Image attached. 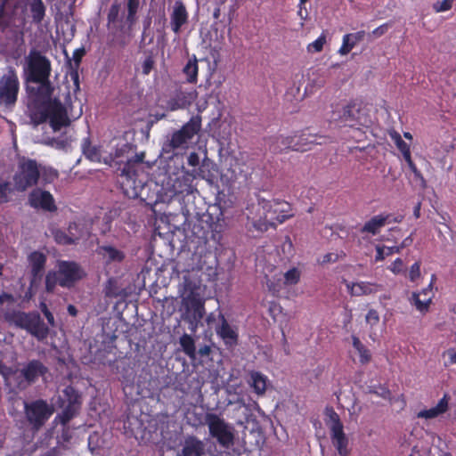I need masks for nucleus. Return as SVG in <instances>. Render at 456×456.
Returning <instances> with one entry per match:
<instances>
[{
  "label": "nucleus",
  "instance_id": "1",
  "mask_svg": "<svg viewBox=\"0 0 456 456\" xmlns=\"http://www.w3.org/2000/svg\"><path fill=\"white\" fill-rule=\"evenodd\" d=\"M4 318L10 325L26 330L37 340L43 341L49 335V328L42 320L37 311L23 312L20 310H8Z\"/></svg>",
  "mask_w": 456,
  "mask_h": 456
},
{
  "label": "nucleus",
  "instance_id": "2",
  "mask_svg": "<svg viewBox=\"0 0 456 456\" xmlns=\"http://www.w3.org/2000/svg\"><path fill=\"white\" fill-rule=\"evenodd\" d=\"M30 118L37 125L43 124L49 119L50 125L54 131H58L70 124L67 110L58 99H53L31 108Z\"/></svg>",
  "mask_w": 456,
  "mask_h": 456
},
{
  "label": "nucleus",
  "instance_id": "3",
  "mask_svg": "<svg viewBox=\"0 0 456 456\" xmlns=\"http://www.w3.org/2000/svg\"><path fill=\"white\" fill-rule=\"evenodd\" d=\"M144 153L135 154L133 158L126 159L120 172V187L126 197L129 199L144 200L143 191L145 183L138 180L137 166L142 163Z\"/></svg>",
  "mask_w": 456,
  "mask_h": 456
},
{
  "label": "nucleus",
  "instance_id": "4",
  "mask_svg": "<svg viewBox=\"0 0 456 456\" xmlns=\"http://www.w3.org/2000/svg\"><path fill=\"white\" fill-rule=\"evenodd\" d=\"M203 424L208 428L210 437L224 449H230L234 444L235 434L234 428L220 415L213 412L205 414Z\"/></svg>",
  "mask_w": 456,
  "mask_h": 456
},
{
  "label": "nucleus",
  "instance_id": "5",
  "mask_svg": "<svg viewBox=\"0 0 456 456\" xmlns=\"http://www.w3.org/2000/svg\"><path fill=\"white\" fill-rule=\"evenodd\" d=\"M41 176L40 165L36 159L21 158L13 175L14 189L23 192L37 184Z\"/></svg>",
  "mask_w": 456,
  "mask_h": 456
},
{
  "label": "nucleus",
  "instance_id": "6",
  "mask_svg": "<svg viewBox=\"0 0 456 456\" xmlns=\"http://www.w3.org/2000/svg\"><path fill=\"white\" fill-rule=\"evenodd\" d=\"M25 74L27 82H41L50 79L51 61L37 49H31L26 57Z\"/></svg>",
  "mask_w": 456,
  "mask_h": 456
},
{
  "label": "nucleus",
  "instance_id": "7",
  "mask_svg": "<svg viewBox=\"0 0 456 456\" xmlns=\"http://www.w3.org/2000/svg\"><path fill=\"white\" fill-rule=\"evenodd\" d=\"M20 93V80L13 67H8L0 77V107L12 110L17 103Z\"/></svg>",
  "mask_w": 456,
  "mask_h": 456
},
{
  "label": "nucleus",
  "instance_id": "8",
  "mask_svg": "<svg viewBox=\"0 0 456 456\" xmlns=\"http://www.w3.org/2000/svg\"><path fill=\"white\" fill-rule=\"evenodd\" d=\"M200 129L201 116H192L179 130L175 131L171 134V138L165 144V149L169 151L187 148L188 143Z\"/></svg>",
  "mask_w": 456,
  "mask_h": 456
},
{
  "label": "nucleus",
  "instance_id": "9",
  "mask_svg": "<svg viewBox=\"0 0 456 456\" xmlns=\"http://www.w3.org/2000/svg\"><path fill=\"white\" fill-rule=\"evenodd\" d=\"M325 414L328 417L326 425L330 429L332 444L340 456H348L350 453L348 450V438L344 432V426L339 415L332 407L326 408Z\"/></svg>",
  "mask_w": 456,
  "mask_h": 456
},
{
  "label": "nucleus",
  "instance_id": "10",
  "mask_svg": "<svg viewBox=\"0 0 456 456\" xmlns=\"http://www.w3.org/2000/svg\"><path fill=\"white\" fill-rule=\"evenodd\" d=\"M81 403L79 393L72 386L66 387L58 399L59 407L62 408L61 412L56 417L60 423L67 425L78 413Z\"/></svg>",
  "mask_w": 456,
  "mask_h": 456
},
{
  "label": "nucleus",
  "instance_id": "11",
  "mask_svg": "<svg viewBox=\"0 0 456 456\" xmlns=\"http://www.w3.org/2000/svg\"><path fill=\"white\" fill-rule=\"evenodd\" d=\"M24 412L33 429L39 430L53 415V408L45 400L37 399L25 403Z\"/></svg>",
  "mask_w": 456,
  "mask_h": 456
},
{
  "label": "nucleus",
  "instance_id": "12",
  "mask_svg": "<svg viewBox=\"0 0 456 456\" xmlns=\"http://www.w3.org/2000/svg\"><path fill=\"white\" fill-rule=\"evenodd\" d=\"M330 120L348 126L363 125L360 118V109L354 102L331 105Z\"/></svg>",
  "mask_w": 456,
  "mask_h": 456
},
{
  "label": "nucleus",
  "instance_id": "13",
  "mask_svg": "<svg viewBox=\"0 0 456 456\" xmlns=\"http://www.w3.org/2000/svg\"><path fill=\"white\" fill-rule=\"evenodd\" d=\"M57 272L61 277L60 286L62 288H71L85 276L80 265L74 261H59Z\"/></svg>",
  "mask_w": 456,
  "mask_h": 456
},
{
  "label": "nucleus",
  "instance_id": "14",
  "mask_svg": "<svg viewBox=\"0 0 456 456\" xmlns=\"http://www.w3.org/2000/svg\"><path fill=\"white\" fill-rule=\"evenodd\" d=\"M259 204L266 210V217L269 216L272 221L282 224L291 218L294 215L291 213L290 205L286 201L259 200Z\"/></svg>",
  "mask_w": 456,
  "mask_h": 456
},
{
  "label": "nucleus",
  "instance_id": "15",
  "mask_svg": "<svg viewBox=\"0 0 456 456\" xmlns=\"http://www.w3.org/2000/svg\"><path fill=\"white\" fill-rule=\"evenodd\" d=\"M48 372V368L39 360L33 359L28 361L20 370V376L17 379H22L18 381V387L24 388L26 386L22 385L26 382L27 385L35 383L39 377H44Z\"/></svg>",
  "mask_w": 456,
  "mask_h": 456
},
{
  "label": "nucleus",
  "instance_id": "16",
  "mask_svg": "<svg viewBox=\"0 0 456 456\" xmlns=\"http://www.w3.org/2000/svg\"><path fill=\"white\" fill-rule=\"evenodd\" d=\"M293 151H307L312 150L314 145L322 144L327 142V137L310 132L309 128L296 132L293 135Z\"/></svg>",
  "mask_w": 456,
  "mask_h": 456
},
{
  "label": "nucleus",
  "instance_id": "17",
  "mask_svg": "<svg viewBox=\"0 0 456 456\" xmlns=\"http://www.w3.org/2000/svg\"><path fill=\"white\" fill-rule=\"evenodd\" d=\"M436 280V274H432L428 286L419 292H412L410 297V303L422 314H426L430 308L432 300L435 297L433 285Z\"/></svg>",
  "mask_w": 456,
  "mask_h": 456
},
{
  "label": "nucleus",
  "instance_id": "18",
  "mask_svg": "<svg viewBox=\"0 0 456 456\" xmlns=\"http://www.w3.org/2000/svg\"><path fill=\"white\" fill-rule=\"evenodd\" d=\"M28 200L29 206L35 209H42L46 212L57 210L54 198L48 191L36 188L28 194Z\"/></svg>",
  "mask_w": 456,
  "mask_h": 456
},
{
  "label": "nucleus",
  "instance_id": "19",
  "mask_svg": "<svg viewBox=\"0 0 456 456\" xmlns=\"http://www.w3.org/2000/svg\"><path fill=\"white\" fill-rule=\"evenodd\" d=\"M403 219L402 215L394 216L392 214H380L372 216L368 220L363 226L360 229L362 233H370L376 235L380 232V229L387 224L401 223Z\"/></svg>",
  "mask_w": 456,
  "mask_h": 456
},
{
  "label": "nucleus",
  "instance_id": "20",
  "mask_svg": "<svg viewBox=\"0 0 456 456\" xmlns=\"http://www.w3.org/2000/svg\"><path fill=\"white\" fill-rule=\"evenodd\" d=\"M46 260V256L37 250L31 252L28 256V261L30 266L31 286L41 281L44 275Z\"/></svg>",
  "mask_w": 456,
  "mask_h": 456
},
{
  "label": "nucleus",
  "instance_id": "21",
  "mask_svg": "<svg viewBox=\"0 0 456 456\" xmlns=\"http://www.w3.org/2000/svg\"><path fill=\"white\" fill-rule=\"evenodd\" d=\"M219 320L221 323L216 328V334L223 339L226 346L234 347L238 345L239 341L237 330L231 327L224 314H219Z\"/></svg>",
  "mask_w": 456,
  "mask_h": 456
},
{
  "label": "nucleus",
  "instance_id": "22",
  "mask_svg": "<svg viewBox=\"0 0 456 456\" xmlns=\"http://www.w3.org/2000/svg\"><path fill=\"white\" fill-rule=\"evenodd\" d=\"M186 310L191 313L192 322H200L205 315L204 301L200 298V295L191 289L185 298Z\"/></svg>",
  "mask_w": 456,
  "mask_h": 456
},
{
  "label": "nucleus",
  "instance_id": "23",
  "mask_svg": "<svg viewBox=\"0 0 456 456\" xmlns=\"http://www.w3.org/2000/svg\"><path fill=\"white\" fill-rule=\"evenodd\" d=\"M189 14L182 1H175L170 14V26L174 33L178 35L182 27L188 22Z\"/></svg>",
  "mask_w": 456,
  "mask_h": 456
},
{
  "label": "nucleus",
  "instance_id": "24",
  "mask_svg": "<svg viewBox=\"0 0 456 456\" xmlns=\"http://www.w3.org/2000/svg\"><path fill=\"white\" fill-rule=\"evenodd\" d=\"M351 296L361 297L376 294L384 289L383 285L370 281H359L346 284Z\"/></svg>",
  "mask_w": 456,
  "mask_h": 456
},
{
  "label": "nucleus",
  "instance_id": "25",
  "mask_svg": "<svg viewBox=\"0 0 456 456\" xmlns=\"http://www.w3.org/2000/svg\"><path fill=\"white\" fill-rule=\"evenodd\" d=\"M197 98L196 90L177 91L174 97L168 101V106L171 110L185 109L189 107Z\"/></svg>",
  "mask_w": 456,
  "mask_h": 456
},
{
  "label": "nucleus",
  "instance_id": "26",
  "mask_svg": "<svg viewBox=\"0 0 456 456\" xmlns=\"http://www.w3.org/2000/svg\"><path fill=\"white\" fill-rule=\"evenodd\" d=\"M205 454V444L195 436L185 437L181 450V456H203Z\"/></svg>",
  "mask_w": 456,
  "mask_h": 456
},
{
  "label": "nucleus",
  "instance_id": "27",
  "mask_svg": "<svg viewBox=\"0 0 456 456\" xmlns=\"http://www.w3.org/2000/svg\"><path fill=\"white\" fill-rule=\"evenodd\" d=\"M33 84H37V88H32L31 93L34 97L33 107L35 108L38 104H42L43 102L53 101L51 96L53 93V86L50 79H46L45 81L41 82H32Z\"/></svg>",
  "mask_w": 456,
  "mask_h": 456
},
{
  "label": "nucleus",
  "instance_id": "28",
  "mask_svg": "<svg viewBox=\"0 0 456 456\" xmlns=\"http://www.w3.org/2000/svg\"><path fill=\"white\" fill-rule=\"evenodd\" d=\"M450 396L444 394L435 407L421 410L417 413L419 419H432L445 413L449 410Z\"/></svg>",
  "mask_w": 456,
  "mask_h": 456
},
{
  "label": "nucleus",
  "instance_id": "29",
  "mask_svg": "<svg viewBox=\"0 0 456 456\" xmlns=\"http://www.w3.org/2000/svg\"><path fill=\"white\" fill-rule=\"evenodd\" d=\"M268 382L267 376L262 372L258 370H250L248 372V384L258 396L265 394Z\"/></svg>",
  "mask_w": 456,
  "mask_h": 456
},
{
  "label": "nucleus",
  "instance_id": "30",
  "mask_svg": "<svg viewBox=\"0 0 456 456\" xmlns=\"http://www.w3.org/2000/svg\"><path fill=\"white\" fill-rule=\"evenodd\" d=\"M193 177L191 175H182L177 176L172 184V191L175 195H189L195 190L193 185Z\"/></svg>",
  "mask_w": 456,
  "mask_h": 456
},
{
  "label": "nucleus",
  "instance_id": "31",
  "mask_svg": "<svg viewBox=\"0 0 456 456\" xmlns=\"http://www.w3.org/2000/svg\"><path fill=\"white\" fill-rule=\"evenodd\" d=\"M97 254L102 256L105 259L106 264L110 263H121L126 255L123 251L108 245L100 246L97 248Z\"/></svg>",
  "mask_w": 456,
  "mask_h": 456
},
{
  "label": "nucleus",
  "instance_id": "32",
  "mask_svg": "<svg viewBox=\"0 0 456 456\" xmlns=\"http://www.w3.org/2000/svg\"><path fill=\"white\" fill-rule=\"evenodd\" d=\"M365 35L366 33L364 30L344 35L342 39V45L339 48L338 53L341 55L349 53L357 43L364 39Z\"/></svg>",
  "mask_w": 456,
  "mask_h": 456
},
{
  "label": "nucleus",
  "instance_id": "33",
  "mask_svg": "<svg viewBox=\"0 0 456 456\" xmlns=\"http://www.w3.org/2000/svg\"><path fill=\"white\" fill-rule=\"evenodd\" d=\"M82 152L84 156L92 162L103 163L102 147L93 145L89 137L84 138L82 142Z\"/></svg>",
  "mask_w": 456,
  "mask_h": 456
},
{
  "label": "nucleus",
  "instance_id": "34",
  "mask_svg": "<svg viewBox=\"0 0 456 456\" xmlns=\"http://www.w3.org/2000/svg\"><path fill=\"white\" fill-rule=\"evenodd\" d=\"M293 137L290 136H275L271 140L269 150L273 153H281L287 150L293 151Z\"/></svg>",
  "mask_w": 456,
  "mask_h": 456
},
{
  "label": "nucleus",
  "instance_id": "35",
  "mask_svg": "<svg viewBox=\"0 0 456 456\" xmlns=\"http://www.w3.org/2000/svg\"><path fill=\"white\" fill-rule=\"evenodd\" d=\"M32 20L36 24H40L45 15V6L42 0H32L29 5Z\"/></svg>",
  "mask_w": 456,
  "mask_h": 456
},
{
  "label": "nucleus",
  "instance_id": "36",
  "mask_svg": "<svg viewBox=\"0 0 456 456\" xmlns=\"http://www.w3.org/2000/svg\"><path fill=\"white\" fill-rule=\"evenodd\" d=\"M180 345L183 353L191 359L196 357V346L194 339L189 334L184 333L180 338Z\"/></svg>",
  "mask_w": 456,
  "mask_h": 456
},
{
  "label": "nucleus",
  "instance_id": "37",
  "mask_svg": "<svg viewBox=\"0 0 456 456\" xmlns=\"http://www.w3.org/2000/svg\"><path fill=\"white\" fill-rule=\"evenodd\" d=\"M367 394L375 395L384 400L391 401L392 393L385 384H373L367 387Z\"/></svg>",
  "mask_w": 456,
  "mask_h": 456
},
{
  "label": "nucleus",
  "instance_id": "38",
  "mask_svg": "<svg viewBox=\"0 0 456 456\" xmlns=\"http://www.w3.org/2000/svg\"><path fill=\"white\" fill-rule=\"evenodd\" d=\"M140 6V0H127L126 9L127 14L126 17V22L128 27H132L136 21V14Z\"/></svg>",
  "mask_w": 456,
  "mask_h": 456
},
{
  "label": "nucleus",
  "instance_id": "39",
  "mask_svg": "<svg viewBox=\"0 0 456 456\" xmlns=\"http://www.w3.org/2000/svg\"><path fill=\"white\" fill-rule=\"evenodd\" d=\"M198 62L197 60H189L184 68L183 69V72L187 77V81L190 83H196L198 78Z\"/></svg>",
  "mask_w": 456,
  "mask_h": 456
},
{
  "label": "nucleus",
  "instance_id": "40",
  "mask_svg": "<svg viewBox=\"0 0 456 456\" xmlns=\"http://www.w3.org/2000/svg\"><path fill=\"white\" fill-rule=\"evenodd\" d=\"M391 138L394 140L397 149L402 152L404 160L411 158L410 145L402 139L397 132L391 134Z\"/></svg>",
  "mask_w": 456,
  "mask_h": 456
},
{
  "label": "nucleus",
  "instance_id": "41",
  "mask_svg": "<svg viewBox=\"0 0 456 456\" xmlns=\"http://www.w3.org/2000/svg\"><path fill=\"white\" fill-rule=\"evenodd\" d=\"M13 188L9 181L0 178V205L8 203L11 200V194Z\"/></svg>",
  "mask_w": 456,
  "mask_h": 456
},
{
  "label": "nucleus",
  "instance_id": "42",
  "mask_svg": "<svg viewBox=\"0 0 456 456\" xmlns=\"http://www.w3.org/2000/svg\"><path fill=\"white\" fill-rule=\"evenodd\" d=\"M129 150L130 148L127 144H123L120 148L116 149L114 155L110 154L109 156L104 157L103 163L111 166L113 162H123V160H118V159L123 157L124 153Z\"/></svg>",
  "mask_w": 456,
  "mask_h": 456
},
{
  "label": "nucleus",
  "instance_id": "43",
  "mask_svg": "<svg viewBox=\"0 0 456 456\" xmlns=\"http://www.w3.org/2000/svg\"><path fill=\"white\" fill-rule=\"evenodd\" d=\"M61 277L58 272L50 271L45 276V290L48 293L53 292L57 284L60 285Z\"/></svg>",
  "mask_w": 456,
  "mask_h": 456
},
{
  "label": "nucleus",
  "instance_id": "44",
  "mask_svg": "<svg viewBox=\"0 0 456 456\" xmlns=\"http://www.w3.org/2000/svg\"><path fill=\"white\" fill-rule=\"evenodd\" d=\"M54 240L58 244L72 245L77 243V237L72 238L69 232L57 230L54 232Z\"/></svg>",
  "mask_w": 456,
  "mask_h": 456
},
{
  "label": "nucleus",
  "instance_id": "45",
  "mask_svg": "<svg viewBox=\"0 0 456 456\" xmlns=\"http://www.w3.org/2000/svg\"><path fill=\"white\" fill-rule=\"evenodd\" d=\"M120 12V4L118 3H114L110 5L108 14H107V21L108 27L110 28L118 21V15Z\"/></svg>",
  "mask_w": 456,
  "mask_h": 456
},
{
  "label": "nucleus",
  "instance_id": "46",
  "mask_svg": "<svg viewBox=\"0 0 456 456\" xmlns=\"http://www.w3.org/2000/svg\"><path fill=\"white\" fill-rule=\"evenodd\" d=\"M284 284L285 285H295L300 280V272L297 268L293 267L287 271L284 275Z\"/></svg>",
  "mask_w": 456,
  "mask_h": 456
},
{
  "label": "nucleus",
  "instance_id": "47",
  "mask_svg": "<svg viewBox=\"0 0 456 456\" xmlns=\"http://www.w3.org/2000/svg\"><path fill=\"white\" fill-rule=\"evenodd\" d=\"M68 232L72 236V238L77 237V241L86 235L84 228L80 224L76 222H72L69 224Z\"/></svg>",
  "mask_w": 456,
  "mask_h": 456
},
{
  "label": "nucleus",
  "instance_id": "48",
  "mask_svg": "<svg viewBox=\"0 0 456 456\" xmlns=\"http://www.w3.org/2000/svg\"><path fill=\"white\" fill-rule=\"evenodd\" d=\"M141 66L142 75H149L155 68V60L153 55L151 53L147 55L142 62Z\"/></svg>",
  "mask_w": 456,
  "mask_h": 456
},
{
  "label": "nucleus",
  "instance_id": "49",
  "mask_svg": "<svg viewBox=\"0 0 456 456\" xmlns=\"http://www.w3.org/2000/svg\"><path fill=\"white\" fill-rule=\"evenodd\" d=\"M405 161H406L410 170L413 173L414 178L417 181L420 182V184H421L422 187H426V180L423 177L421 172L418 169L416 164L413 162L411 158L406 159Z\"/></svg>",
  "mask_w": 456,
  "mask_h": 456
},
{
  "label": "nucleus",
  "instance_id": "50",
  "mask_svg": "<svg viewBox=\"0 0 456 456\" xmlns=\"http://www.w3.org/2000/svg\"><path fill=\"white\" fill-rule=\"evenodd\" d=\"M326 43V37L322 34L314 42L308 45L307 50L310 53H319L323 49V45Z\"/></svg>",
  "mask_w": 456,
  "mask_h": 456
},
{
  "label": "nucleus",
  "instance_id": "51",
  "mask_svg": "<svg viewBox=\"0 0 456 456\" xmlns=\"http://www.w3.org/2000/svg\"><path fill=\"white\" fill-rule=\"evenodd\" d=\"M58 172L53 168H45L41 169V176L45 183H51L54 180L58 178Z\"/></svg>",
  "mask_w": 456,
  "mask_h": 456
},
{
  "label": "nucleus",
  "instance_id": "52",
  "mask_svg": "<svg viewBox=\"0 0 456 456\" xmlns=\"http://www.w3.org/2000/svg\"><path fill=\"white\" fill-rule=\"evenodd\" d=\"M444 365L449 367L456 364V348H449L443 353Z\"/></svg>",
  "mask_w": 456,
  "mask_h": 456
},
{
  "label": "nucleus",
  "instance_id": "53",
  "mask_svg": "<svg viewBox=\"0 0 456 456\" xmlns=\"http://www.w3.org/2000/svg\"><path fill=\"white\" fill-rule=\"evenodd\" d=\"M453 3L454 0L437 1L433 4V9L436 12H446L452 8Z\"/></svg>",
  "mask_w": 456,
  "mask_h": 456
},
{
  "label": "nucleus",
  "instance_id": "54",
  "mask_svg": "<svg viewBox=\"0 0 456 456\" xmlns=\"http://www.w3.org/2000/svg\"><path fill=\"white\" fill-rule=\"evenodd\" d=\"M105 294L107 297H118L120 296V291L116 285V281L110 279L105 288Z\"/></svg>",
  "mask_w": 456,
  "mask_h": 456
},
{
  "label": "nucleus",
  "instance_id": "55",
  "mask_svg": "<svg viewBox=\"0 0 456 456\" xmlns=\"http://www.w3.org/2000/svg\"><path fill=\"white\" fill-rule=\"evenodd\" d=\"M18 373L17 370H13L12 367L7 366L2 360H0V374L5 380V382L12 376Z\"/></svg>",
  "mask_w": 456,
  "mask_h": 456
},
{
  "label": "nucleus",
  "instance_id": "56",
  "mask_svg": "<svg viewBox=\"0 0 456 456\" xmlns=\"http://www.w3.org/2000/svg\"><path fill=\"white\" fill-rule=\"evenodd\" d=\"M366 322L370 326H376L379 322V314L377 310L370 309L365 317Z\"/></svg>",
  "mask_w": 456,
  "mask_h": 456
},
{
  "label": "nucleus",
  "instance_id": "57",
  "mask_svg": "<svg viewBox=\"0 0 456 456\" xmlns=\"http://www.w3.org/2000/svg\"><path fill=\"white\" fill-rule=\"evenodd\" d=\"M420 277V263L415 262L410 268L408 278L414 282Z\"/></svg>",
  "mask_w": 456,
  "mask_h": 456
},
{
  "label": "nucleus",
  "instance_id": "58",
  "mask_svg": "<svg viewBox=\"0 0 456 456\" xmlns=\"http://www.w3.org/2000/svg\"><path fill=\"white\" fill-rule=\"evenodd\" d=\"M85 53L86 52L84 48H78L73 52V68H79L82 58L85 55Z\"/></svg>",
  "mask_w": 456,
  "mask_h": 456
},
{
  "label": "nucleus",
  "instance_id": "59",
  "mask_svg": "<svg viewBox=\"0 0 456 456\" xmlns=\"http://www.w3.org/2000/svg\"><path fill=\"white\" fill-rule=\"evenodd\" d=\"M357 352L360 355V362L362 364H366L370 361V359H371L370 352L365 346H363L362 348H360L359 350H357Z\"/></svg>",
  "mask_w": 456,
  "mask_h": 456
},
{
  "label": "nucleus",
  "instance_id": "60",
  "mask_svg": "<svg viewBox=\"0 0 456 456\" xmlns=\"http://www.w3.org/2000/svg\"><path fill=\"white\" fill-rule=\"evenodd\" d=\"M388 28H389V24L384 23V24L379 26L378 28H376L375 29H373L371 31V33L370 34V36H373L376 38L380 37L387 32Z\"/></svg>",
  "mask_w": 456,
  "mask_h": 456
},
{
  "label": "nucleus",
  "instance_id": "61",
  "mask_svg": "<svg viewBox=\"0 0 456 456\" xmlns=\"http://www.w3.org/2000/svg\"><path fill=\"white\" fill-rule=\"evenodd\" d=\"M403 262L401 258L398 257L391 264L388 269L395 274H398L403 271Z\"/></svg>",
  "mask_w": 456,
  "mask_h": 456
},
{
  "label": "nucleus",
  "instance_id": "62",
  "mask_svg": "<svg viewBox=\"0 0 456 456\" xmlns=\"http://www.w3.org/2000/svg\"><path fill=\"white\" fill-rule=\"evenodd\" d=\"M193 233L201 239H207L208 237V232L204 230L203 226H201V222L193 225Z\"/></svg>",
  "mask_w": 456,
  "mask_h": 456
},
{
  "label": "nucleus",
  "instance_id": "63",
  "mask_svg": "<svg viewBox=\"0 0 456 456\" xmlns=\"http://www.w3.org/2000/svg\"><path fill=\"white\" fill-rule=\"evenodd\" d=\"M69 67H70V72H69L70 77H71L74 85L76 86V87L79 88L78 69L73 68V65L71 62L69 63Z\"/></svg>",
  "mask_w": 456,
  "mask_h": 456
},
{
  "label": "nucleus",
  "instance_id": "64",
  "mask_svg": "<svg viewBox=\"0 0 456 456\" xmlns=\"http://www.w3.org/2000/svg\"><path fill=\"white\" fill-rule=\"evenodd\" d=\"M16 299L14 297V296L11 293H7V292H2L0 294V305H3L4 303H10V304H13L15 303Z\"/></svg>",
  "mask_w": 456,
  "mask_h": 456
}]
</instances>
